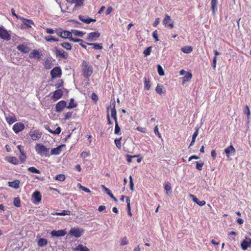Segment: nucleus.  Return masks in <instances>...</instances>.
I'll list each match as a JSON object with an SVG mask.
<instances>
[{
    "instance_id": "1",
    "label": "nucleus",
    "mask_w": 251,
    "mask_h": 251,
    "mask_svg": "<svg viewBox=\"0 0 251 251\" xmlns=\"http://www.w3.org/2000/svg\"><path fill=\"white\" fill-rule=\"evenodd\" d=\"M82 75L85 78L90 77L93 72V67L89 65L85 60H83L81 65Z\"/></svg>"
},
{
    "instance_id": "2",
    "label": "nucleus",
    "mask_w": 251,
    "mask_h": 251,
    "mask_svg": "<svg viewBox=\"0 0 251 251\" xmlns=\"http://www.w3.org/2000/svg\"><path fill=\"white\" fill-rule=\"evenodd\" d=\"M35 150L37 153L40 155H44L45 156H49L48 152H49L50 149L47 148L42 144H37L35 146Z\"/></svg>"
},
{
    "instance_id": "3",
    "label": "nucleus",
    "mask_w": 251,
    "mask_h": 251,
    "mask_svg": "<svg viewBox=\"0 0 251 251\" xmlns=\"http://www.w3.org/2000/svg\"><path fill=\"white\" fill-rule=\"evenodd\" d=\"M84 232V230L80 227L72 228L70 231L69 234L75 238H78L81 236Z\"/></svg>"
},
{
    "instance_id": "4",
    "label": "nucleus",
    "mask_w": 251,
    "mask_h": 251,
    "mask_svg": "<svg viewBox=\"0 0 251 251\" xmlns=\"http://www.w3.org/2000/svg\"><path fill=\"white\" fill-rule=\"evenodd\" d=\"M57 35L63 39H69L72 36V32L68 30L60 29L56 32Z\"/></svg>"
},
{
    "instance_id": "5",
    "label": "nucleus",
    "mask_w": 251,
    "mask_h": 251,
    "mask_svg": "<svg viewBox=\"0 0 251 251\" xmlns=\"http://www.w3.org/2000/svg\"><path fill=\"white\" fill-rule=\"evenodd\" d=\"M62 75V71L60 67H55L50 71V76L52 78L60 77Z\"/></svg>"
},
{
    "instance_id": "6",
    "label": "nucleus",
    "mask_w": 251,
    "mask_h": 251,
    "mask_svg": "<svg viewBox=\"0 0 251 251\" xmlns=\"http://www.w3.org/2000/svg\"><path fill=\"white\" fill-rule=\"evenodd\" d=\"M162 22L165 27H168L171 29L174 27V21H172L170 16L168 15H165Z\"/></svg>"
},
{
    "instance_id": "7",
    "label": "nucleus",
    "mask_w": 251,
    "mask_h": 251,
    "mask_svg": "<svg viewBox=\"0 0 251 251\" xmlns=\"http://www.w3.org/2000/svg\"><path fill=\"white\" fill-rule=\"evenodd\" d=\"M54 53L56 57H60L63 59H67L68 57V53L62 49L55 48Z\"/></svg>"
},
{
    "instance_id": "8",
    "label": "nucleus",
    "mask_w": 251,
    "mask_h": 251,
    "mask_svg": "<svg viewBox=\"0 0 251 251\" xmlns=\"http://www.w3.org/2000/svg\"><path fill=\"white\" fill-rule=\"evenodd\" d=\"M17 19H21L24 25H22L21 28H30L31 27V25H33V22L31 20H28L25 18H21L20 17L17 15Z\"/></svg>"
},
{
    "instance_id": "9",
    "label": "nucleus",
    "mask_w": 251,
    "mask_h": 251,
    "mask_svg": "<svg viewBox=\"0 0 251 251\" xmlns=\"http://www.w3.org/2000/svg\"><path fill=\"white\" fill-rule=\"evenodd\" d=\"M100 36V33L98 31L92 32L89 33L87 37L86 40L90 42L96 41Z\"/></svg>"
},
{
    "instance_id": "10",
    "label": "nucleus",
    "mask_w": 251,
    "mask_h": 251,
    "mask_svg": "<svg viewBox=\"0 0 251 251\" xmlns=\"http://www.w3.org/2000/svg\"><path fill=\"white\" fill-rule=\"evenodd\" d=\"M42 133L39 130H31L29 132V135L33 141H36L40 139L42 136Z\"/></svg>"
},
{
    "instance_id": "11",
    "label": "nucleus",
    "mask_w": 251,
    "mask_h": 251,
    "mask_svg": "<svg viewBox=\"0 0 251 251\" xmlns=\"http://www.w3.org/2000/svg\"><path fill=\"white\" fill-rule=\"evenodd\" d=\"M0 38L7 41L10 39L9 34L3 26H0Z\"/></svg>"
},
{
    "instance_id": "12",
    "label": "nucleus",
    "mask_w": 251,
    "mask_h": 251,
    "mask_svg": "<svg viewBox=\"0 0 251 251\" xmlns=\"http://www.w3.org/2000/svg\"><path fill=\"white\" fill-rule=\"evenodd\" d=\"M67 102L66 101L62 100L57 102L56 104L55 109L57 112H61L65 107H67Z\"/></svg>"
},
{
    "instance_id": "13",
    "label": "nucleus",
    "mask_w": 251,
    "mask_h": 251,
    "mask_svg": "<svg viewBox=\"0 0 251 251\" xmlns=\"http://www.w3.org/2000/svg\"><path fill=\"white\" fill-rule=\"evenodd\" d=\"M17 148L18 149L20 152V154L19 155V159L21 163L24 162L26 158V155L24 151V147L18 145Z\"/></svg>"
},
{
    "instance_id": "14",
    "label": "nucleus",
    "mask_w": 251,
    "mask_h": 251,
    "mask_svg": "<svg viewBox=\"0 0 251 251\" xmlns=\"http://www.w3.org/2000/svg\"><path fill=\"white\" fill-rule=\"evenodd\" d=\"M251 246V239L250 238L246 237V239H244L241 244V246L243 250H246L247 248Z\"/></svg>"
},
{
    "instance_id": "15",
    "label": "nucleus",
    "mask_w": 251,
    "mask_h": 251,
    "mask_svg": "<svg viewBox=\"0 0 251 251\" xmlns=\"http://www.w3.org/2000/svg\"><path fill=\"white\" fill-rule=\"evenodd\" d=\"M224 151L227 157H229L230 154L234 155L236 152V150L232 145H230L227 148H226Z\"/></svg>"
},
{
    "instance_id": "16",
    "label": "nucleus",
    "mask_w": 251,
    "mask_h": 251,
    "mask_svg": "<svg viewBox=\"0 0 251 251\" xmlns=\"http://www.w3.org/2000/svg\"><path fill=\"white\" fill-rule=\"evenodd\" d=\"M51 236L55 237L63 236L66 235V232L65 230H58L57 231L52 230L50 233Z\"/></svg>"
},
{
    "instance_id": "17",
    "label": "nucleus",
    "mask_w": 251,
    "mask_h": 251,
    "mask_svg": "<svg viewBox=\"0 0 251 251\" xmlns=\"http://www.w3.org/2000/svg\"><path fill=\"white\" fill-rule=\"evenodd\" d=\"M17 48L22 52L25 53L28 52L30 50V49L28 46L25 44L20 45L17 47Z\"/></svg>"
},
{
    "instance_id": "18",
    "label": "nucleus",
    "mask_w": 251,
    "mask_h": 251,
    "mask_svg": "<svg viewBox=\"0 0 251 251\" xmlns=\"http://www.w3.org/2000/svg\"><path fill=\"white\" fill-rule=\"evenodd\" d=\"M79 19L84 23L90 24L92 22H96V20L91 18H86L83 15H79L78 16Z\"/></svg>"
},
{
    "instance_id": "19",
    "label": "nucleus",
    "mask_w": 251,
    "mask_h": 251,
    "mask_svg": "<svg viewBox=\"0 0 251 251\" xmlns=\"http://www.w3.org/2000/svg\"><path fill=\"white\" fill-rule=\"evenodd\" d=\"M42 55V54H41L38 50H34L31 52L30 53L29 57L39 59L41 58Z\"/></svg>"
},
{
    "instance_id": "20",
    "label": "nucleus",
    "mask_w": 251,
    "mask_h": 251,
    "mask_svg": "<svg viewBox=\"0 0 251 251\" xmlns=\"http://www.w3.org/2000/svg\"><path fill=\"white\" fill-rule=\"evenodd\" d=\"M63 96V91L61 89H58L55 90L53 92V98L55 100H57L60 99Z\"/></svg>"
},
{
    "instance_id": "21",
    "label": "nucleus",
    "mask_w": 251,
    "mask_h": 251,
    "mask_svg": "<svg viewBox=\"0 0 251 251\" xmlns=\"http://www.w3.org/2000/svg\"><path fill=\"white\" fill-rule=\"evenodd\" d=\"M44 66L46 69H50L53 65L52 60L51 58H47L44 62Z\"/></svg>"
},
{
    "instance_id": "22",
    "label": "nucleus",
    "mask_w": 251,
    "mask_h": 251,
    "mask_svg": "<svg viewBox=\"0 0 251 251\" xmlns=\"http://www.w3.org/2000/svg\"><path fill=\"white\" fill-rule=\"evenodd\" d=\"M211 4L212 13L214 14L217 9L218 0H211Z\"/></svg>"
},
{
    "instance_id": "23",
    "label": "nucleus",
    "mask_w": 251,
    "mask_h": 251,
    "mask_svg": "<svg viewBox=\"0 0 251 251\" xmlns=\"http://www.w3.org/2000/svg\"><path fill=\"white\" fill-rule=\"evenodd\" d=\"M62 146H59L55 148L52 149L50 151L51 155H58L61 152Z\"/></svg>"
},
{
    "instance_id": "24",
    "label": "nucleus",
    "mask_w": 251,
    "mask_h": 251,
    "mask_svg": "<svg viewBox=\"0 0 251 251\" xmlns=\"http://www.w3.org/2000/svg\"><path fill=\"white\" fill-rule=\"evenodd\" d=\"M75 251H90L89 249L82 244H79L74 249Z\"/></svg>"
},
{
    "instance_id": "25",
    "label": "nucleus",
    "mask_w": 251,
    "mask_h": 251,
    "mask_svg": "<svg viewBox=\"0 0 251 251\" xmlns=\"http://www.w3.org/2000/svg\"><path fill=\"white\" fill-rule=\"evenodd\" d=\"M192 77V75L190 72H187L184 77H182V84H184L187 81L190 80Z\"/></svg>"
},
{
    "instance_id": "26",
    "label": "nucleus",
    "mask_w": 251,
    "mask_h": 251,
    "mask_svg": "<svg viewBox=\"0 0 251 251\" xmlns=\"http://www.w3.org/2000/svg\"><path fill=\"white\" fill-rule=\"evenodd\" d=\"M48 244V241L46 239L40 238L38 240L37 245L40 247H43Z\"/></svg>"
},
{
    "instance_id": "27",
    "label": "nucleus",
    "mask_w": 251,
    "mask_h": 251,
    "mask_svg": "<svg viewBox=\"0 0 251 251\" xmlns=\"http://www.w3.org/2000/svg\"><path fill=\"white\" fill-rule=\"evenodd\" d=\"M33 198L37 202H39L41 201V195L39 192L35 191L32 195Z\"/></svg>"
},
{
    "instance_id": "28",
    "label": "nucleus",
    "mask_w": 251,
    "mask_h": 251,
    "mask_svg": "<svg viewBox=\"0 0 251 251\" xmlns=\"http://www.w3.org/2000/svg\"><path fill=\"white\" fill-rule=\"evenodd\" d=\"M87 45L93 46V49L95 50H101L102 49V43H86Z\"/></svg>"
},
{
    "instance_id": "29",
    "label": "nucleus",
    "mask_w": 251,
    "mask_h": 251,
    "mask_svg": "<svg viewBox=\"0 0 251 251\" xmlns=\"http://www.w3.org/2000/svg\"><path fill=\"white\" fill-rule=\"evenodd\" d=\"M46 128L51 133L53 134H59L61 131V128L60 127H57L55 130H52L48 126L46 127Z\"/></svg>"
},
{
    "instance_id": "30",
    "label": "nucleus",
    "mask_w": 251,
    "mask_h": 251,
    "mask_svg": "<svg viewBox=\"0 0 251 251\" xmlns=\"http://www.w3.org/2000/svg\"><path fill=\"white\" fill-rule=\"evenodd\" d=\"M46 128L51 133L53 134H59L61 131V128L60 127H57L55 130H52L48 126L46 127Z\"/></svg>"
},
{
    "instance_id": "31",
    "label": "nucleus",
    "mask_w": 251,
    "mask_h": 251,
    "mask_svg": "<svg viewBox=\"0 0 251 251\" xmlns=\"http://www.w3.org/2000/svg\"><path fill=\"white\" fill-rule=\"evenodd\" d=\"M66 0L67 1V2H68L70 3H72V4L75 3V7L80 6L82 5V4H83V2H82V0Z\"/></svg>"
},
{
    "instance_id": "32",
    "label": "nucleus",
    "mask_w": 251,
    "mask_h": 251,
    "mask_svg": "<svg viewBox=\"0 0 251 251\" xmlns=\"http://www.w3.org/2000/svg\"><path fill=\"white\" fill-rule=\"evenodd\" d=\"M181 51L185 53H189L193 50V48L191 46H185L181 48Z\"/></svg>"
},
{
    "instance_id": "33",
    "label": "nucleus",
    "mask_w": 251,
    "mask_h": 251,
    "mask_svg": "<svg viewBox=\"0 0 251 251\" xmlns=\"http://www.w3.org/2000/svg\"><path fill=\"white\" fill-rule=\"evenodd\" d=\"M77 105V104L75 101L74 99L72 98L70 99V102L69 105L67 106V108L69 109H72L76 107Z\"/></svg>"
},
{
    "instance_id": "34",
    "label": "nucleus",
    "mask_w": 251,
    "mask_h": 251,
    "mask_svg": "<svg viewBox=\"0 0 251 251\" xmlns=\"http://www.w3.org/2000/svg\"><path fill=\"white\" fill-rule=\"evenodd\" d=\"M60 45L66 50H70L72 48L71 44L68 42L62 43L60 44Z\"/></svg>"
},
{
    "instance_id": "35",
    "label": "nucleus",
    "mask_w": 251,
    "mask_h": 251,
    "mask_svg": "<svg viewBox=\"0 0 251 251\" xmlns=\"http://www.w3.org/2000/svg\"><path fill=\"white\" fill-rule=\"evenodd\" d=\"M45 40L47 42H58L59 40L57 38H54L52 36H47L44 38Z\"/></svg>"
},
{
    "instance_id": "36",
    "label": "nucleus",
    "mask_w": 251,
    "mask_h": 251,
    "mask_svg": "<svg viewBox=\"0 0 251 251\" xmlns=\"http://www.w3.org/2000/svg\"><path fill=\"white\" fill-rule=\"evenodd\" d=\"M112 108L111 109V117L113 118L117 116V111L115 108V101H114L112 103Z\"/></svg>"
},
{
    "instance_id": "37",
    "label": "nucleus",
    "mask_w": 251,
    "mask_h": 251,
    "mask_svg": "<svg viewBox=\"0 0 251 251\" xmlns=\"http://www.w3.org/2000/svg\"><path fill=\"white\" fill-rule=\"evenodd\" d=\"M155 91L156 93H157L160 95L164 93L165 92V90H163L162 86L159 85V84H158L157 86L156 87Z\"/></svg>"
},
{
    "instance_id": "38",
    "label": "nucleus",
    "mask_w": 251,
    "mask_h": 251,
    "mask_svg": "<svg viewBox=\"0 0 251 251\" xmlns=\"http://www.w3.org/2000/svg\"><path fill=\"white\" fill-rule=\"evenodd\" d=\"M122 139V137H120L119 138H116L114 140V143L116 146V147L119 149H121L122 146H121V140Z\"/></svg>"
},
{
    "instance_id": "39",
    "label": "nucleus",
    "mask_w": 251,
    "mask_h": 251,
    "mask_svg": "<svg viewBox=\"0 0 251 251\" xmlns=\"http://www.w3.org/2000/svg\"><path fill=\"white\" fill-rule=\"evenodd\" d=\"M164 189L165 190L166 193L168 194L169 192L170 193H171L172 192V188L171 186V184L169 182L166 183L165 186H164Z\"/></svg>"
},
{
    "instance_id": "40",
    "label": "nucleus",
    "mask_w": 251,
    "mask_h": 251,
    "mask_svg": "<svg viewBox=\"0 0 251 251\" xmlns=\"http://www.w3.org/2000/svg\"><path fill=\"white\" fill-rule=\"evenodd\" d=\"M25 128V125L22 123H17V133L22 131Z\"/></svg>"
},
{
    "instance_id": "41",
    "label": "nucleus",
    "mask_w": 251,
    "mask_h": 251,
    "mask_svg": "<svg viewBox=\"0 0 251 251\" xmlns=\"http://www.w3.org/2000/svg\"><path fill=\"white\" fill-rule=\"evenodd\" d=\"M105 192L106 194L109 196V197L112 198L115 201L117 202L118 201L117 199L114 196L112 193L111 192V191L108 188L105 189Z\"/></svg>"
},
{
    "instance_id": "42",
    "label": "nucleus",
    "mask_w": 251,
    "mask_h": 251,
    "mask_svg": "<svg viewBox=\"0 0 251 251\" xmlns=\"http://www.w3.org/2000/svg\"><path fill=\"white\" fill-rule=\"evenodd\" d=\"M65 176L63 174H59L56 176L55 180H58L59 181H63L65 179Z\"/></svg>"
},
{
    "instance_id": "43",
    "label": "nucleus",
    "mask_w": 251,
    "mask_h": 251,
    "mask_svg": "<svg viewBox=\"0 0 251 251\" xmlns=\"http://www.w3.org/2000/svg\"><path fill=\"white\" fill-rule=\"evenodd\" d=\"M27 170L29 172L32 173H36V174H40V171L39 170L37 169L34 167H29L27 169Z\"/></svg>"
},
{
    "instance_id": "44",
    "label": "nucleus",
    "mask_w": 251,
    "mask_h": 251,
    "mask_svg": "<svg viewBox=\"0 0 251 251\" xmlns=\"http://www.w3.org/2000/svg\"><path fill=\"white\" fill-rule=\"evenodd\" d=\"M152 47L150 46L148 47L143 52L145 56H149L151 54V51Z\"/></svg>"
},
{
    "instance_id": "45",
    "label": "nucleus",
    "mask_w": 251,
    "mask_h": 251,
    "mask_svg": "<svg viewBox=\"0 0 251 251\" xmlns=\"http://www.w3.org/2000/svg\"><path fill=\"white\" fill-rule=\"evenodd\" d=\"M145 79V88L147 90H150L151 88L150 81L147 79L146 77L144 78Z\"/></svg>"
},
{
    "instance_id": "46",
    "label": "nucleus",
    "mask_w": 251,
    "mask_h": 251,
    "mask_svg": "<svg viewBox=\"0 0 251 251\" xmlns=\"http://www.w3.org/2000/svg\"><path fill=\"white\" fill-rule=\"evenodd\" d=\"M244 112L245 114L247 115L248 119H249L251 115V113L249 107L248 105H246L245 107Z\"/></svg>"
},
{
    "instance_id": "47",
    "label": "nucleus",
    "mask_w": 251,
    "mask_h": 251,
    "mask_svg": "<svg viewBox=\"0 0 251 251\" xmlns=\"http://www.w3.org/2000/svg\"><path fill=\"white\" fill-rule=\"evenodd\" d=\"M77 186L79 187V188L81 189L82 190H83V191L86 192V193H91V191L89 189L82 186L81 185L80 183H78L77 184Z\"/></svg>"
},
{
    "instance_id": "48",
    "label": "nucleus",
    "mask_w": 251,
    "mask_h": 251,
    "mask_svg": "<svg viewBox=\"0 0 251 251\" xmlns=\"http://www.w3.org/2000/svg\"><path fill=\"white\" fill-rule=\"evenodd\" d=\"M6 120L9 124H12L16 121V118L13 117H7Z\"/></svg>"
},
{
    "instance_id": "49",
    "label": "nucleus",
    "mask_w": 251,
    "mask_h": 251,
    "mask_svg": "<svg viewBox=\"0 0 251 251\" xmlns=\"http://www.w3.org/2000/svg\"><path fill=\"white\" fill-rule=\"evenodd\" d=\"M157 71L158 74L161 76H163L165 75L164 70L160 65H157Z\"/></svg>"
},
{
    "instance_id": "50",
    "label": "nucleus",
    "mask_w": 251,
    "mask_h": 251,
    "mask_svg": "<svg viewBox=\"0 0 251 251\" xmlns=\"http://www.w3.org/2000/svg\"><path fill=\"white\" fill-rule=\"evenodd\" d=\"M73 33L74 34V35L77 36H79V37H82V36L84 35V33H83L81 31H78V30H73L72 34Z\"/></svg>"
},
{
    "instance_id": "51",
    "label": "nucleus",
    "mask_w": 251,
    "mask_h": 251,
    "mask_svg": "<svg viewBox=\"0 0 251 251\" xmlns=\"http://www.w3.org/2000/svg\"><path fill=\"white\" fill-rule=\"evenodd\" d=\"M70 213L71 212L69 210H63L61 212L57 213L56 215L61 216L70 215Z\"/></svg>"
},
{
    "instance_id": "52",
    "label": "nucleus",
    "mask_w": 251,
    "mask_h": 251,
    "mask_svg": "<svg viewBox=\"0 0 251 251\" xmlns=\"http://www.w3.org/2000/svg\"><path fill=\"white\" fill-rule=\"evenodd\" d=\"M127 244H128V241L127 240V238L126 237H123L121 239L120 245L121 246H124L127 245Z\"/></svg>"
},
{
    "instance_id": "53",
    "label": "nucleus",
    "mask_w": 251,
    "mask_h": 251,
    "mask_svg": "<svg viewBox=\"0 0 251 251\" xmlns=\"http://www.w3.org/2000/svg\"><path fill=\"white\" fill-rule=\"evenodd\" d=\"M6 160L13 164H16V158L14 157H8L6 158Z\"/></svg>"
},
{
    "instance_id": "54",
    "label": "nucleus",
    "mask_w": 251,
    "mask_h": 251,
    "mask_svg": "<svg viewBox=\"0 0 251 251\" xmlns=\"http://www.w3.org/2000/svg\"><path fill=\"white\" fill-rule=\"evenodd\" d=\"M64 119L65 120H69L72 117V112H68L64 114Z\"/></svg>"
},
{
    "instance_id": "55",
    "label": "nucleus",
    "mask_w": 251,
    "mask_h": 251,
    "mask_svg": "<svg viewBox=\"0 0 251 251\" xmlns=\"http://www.w3.org/2000/svg\"><path fill=\"white\" fill-rule=\"evenodd\" d=\"M154 133L159 138H161V134L159 133L158 130V125H156L154 128Z\"/></svg>"
},
{
    "instance_id": "56",
    "label": "nucleus",
    "mask_w": 251,
    "mask_h": 251,
    "mask_svg": "<svg viewBox=\"0 0 251 251\" xmlns=\"http://www.w3.org/2000/svg\"><path fill=\"white\" fill-rule=\"evenodd\" d=\"M203 164H204L203 162H201V163H200L199 162L197 161L196 162V168L198 170H200V171L202 170Z\"/></svg>"
},
{
    "instance_id": "57",
    "label": "nucleus",
    "mask_w": 251,
    "mask_h": 251,
    "mask_svg": "<svg viewBox=\"0 0 251 251\" xmlns=\"http://www.w3.org/2000/svg\"><path fill=\"white\" fill-rule=\"evenodd\" d=\"M138 155H128L127 154L126 155V161L128 162V163H131L132 162V158H135V157H137Z\"/></svg>"
},
{
    "instance_id": "58",
    "label": "nucleus",
    "mask_w": 251,
    "mask_h": 251,
    "mask_svg": "<svg viewBox=\"0 0 251 251\" xmlns=\"http://www.w3.org/2000/svg\"><path fill=\"white\" fill-rule=\"evenodd\" d=\"M129 179H130L129 187H130V190L132 191H133L134 190V183L133 182L132 177L131 176H129Z\"/></svg>"
},
{
    "instance_id": "59",
    "label": "nucleus",
    "mask_w": 251,
    "mask_h": 251,
    "mask_svg": "<svg viewBox=\"0 0 251 251\" xmlns=\"http://www.w3.org/2000/svg\"><path fill=\"white\" fill-rule=\"evenodd\" d=\"M69 40L71 41H73L75 43H78V42L84 43V41L82 39L74 38H73L72 36L70 38Z\"/></svg>"
},
{
    "instance_id": "60",
    "label": "nucleus",
    "mask_w": 251,
    "mask_h": 251,
    "mask_svg": "<svg viewBox=\"0 0 251 251\" xmlns=\"http://www.w3.org/2000/svg\"><path fill=\"white\" fill-rule=\"evenodd\" d=\"M57 30H54L52 28H46V33H48V34H53L54 33H56V31Z\"/></svg>"
},
{
    "instance_id": "61",
    "label": "nucleus",
    "mask_w": 251,
    "mask_h": 251,
    "mask_svg": "<svg viewBox=\"0 0 251 251\" xmlns=\"http://www.w3.org/2000/svg\"><path fill=\"white\" fill-rule=\"evenodd\" d=\"M121 128L119 126L118 124H115L114 133L115 134H119Z\"/></svg>"
},
{
    "instance_id": "62",
    "label": "nucleus",
    "mask_w": 251,
    "mask_h": 251,
    "mask_svg": "<svg viewBox=\"0 0 251 251\" xmlns=\"http://www.w3.org/2000/svg\"><path fill=\"white\" fill-rule=\"evenodd\" d=\"M107 119L108 124L109 125H112L113 124V123L111 121L110 118V115H109V112H108V108H107Z\"/></svg>"
},
{
    "instance_id": "63",
    "label": "nucleus",
    "mask_w": 251,
    "mask_h": 251,
    "mask_svg": "<svg viewBox=\"0 0 251 251\" xmlns=\"http://www.w3.org/2000/svg\"><path fill=\"white\" fill-rule=\"evenodd\" d=\"M91 99L95 101V102H97L98 100V97L97 95L95 93H93L91 95Z\"/></svg>"
},
{
    "instance_id": "64",
    "label": "nucleus",
    "mask_w": 251,
    "mask_h": 251,
    "mask_svg": "<svg viewBox=\"0 0 251 251\" xmlns=\"http://www.w3.org/2000/svg\"><path fill=\"white\" fill-rule=\"evenodd\" d=\"M152 36L154 38V39H155L156 42H157L158 41H159L157 30H155L153 32Z\"/></svg>"
}]
</instances>
